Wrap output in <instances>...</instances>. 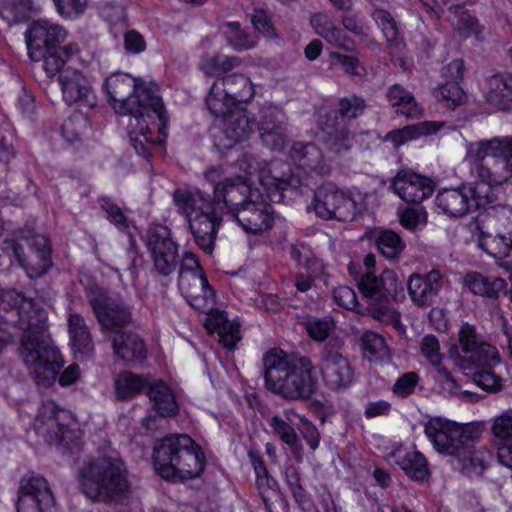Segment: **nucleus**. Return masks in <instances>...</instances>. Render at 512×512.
<instances>
[{
  "label": "nucleus",
  "mask_w": 512,
  "mask_h": 512,
  "mask_svg": "<svg viewBox=\"0 0 512 512\" xmlns=\"http://www.w3.org/2000/svg\"><path fill=\"white\" fill-rule=\"evenodd\" d=\"M47 312L32 298L16 290H8L0 297V351L11 339L5 326L19 327L21 356L37 386L48 388L64 365L59 349L47 333Z\"/></svg>",
  "instance_id": "obj_1"
},
{
  "label": "nucleus",
  "mask_w": 512,
  "mask_h": 512,
  "mask_svg": "<svg viewBox=\"0 0 512 512\" xmlns=\"http://www.w3.org/2000/svg\"><path fill=\"white\" fill-rule=\"evenodd\" d=\"M103 88L114 110L131 116L128 137L136 153L149 158L165 143L169 116L156 83H147L125 73H113Z\"/></svg>",
  "instance_id": "obj_2"
},
{
  "label": "nucleus",
  "mask_w": 512,
  "mask_h": 512,
  "mask_svg": "<svg viewBox=\"0 0 512 512\" xmlns=\"http://www.w3.org/2000/svg\"><path fill=\"white\" fill-rule=\"evenodd\" d=\"M262 361L268 390L286 399L307 398L315 391L316 381L312 376L314 365L308 357L270 349Z\"/></svg>",
  "instance_id": "obj_3"
},
{
  "label": "nucleus",
  "mask_w": 512,
  "mask_h": 512,
  "mask_svg": "<svg viewBox=\"0 0 512 512\" xmlns=\"http://www.w3.org/2000/svg\"><path fill=\"white\" fill-rule=\"evenodd\" d=\"M78 480L81 491L93 501L120 503L131 494L127 468L115 456L104 455L84 461Z\"/></svg>",
  "instance_id": "obj_4"
},
{
  "label": "nucleus",
  "mask_w": 512,
  "mask_h": 512,
  "mask_svg": "<svg viewBox=\"0 0 512 512\" xmlns=\"http://www.w3.org/2000/svg\"><path fill=\"white\" fill-rule=\"evenodd\" d=\"M178 287L192 308L208 315L204 322L206 330L210 334L217 333L220 343L233 349L241 338L239 324L230 321L225 311L214 310L215 291L209 285L205 273L179 274Z\"/></svg>",
  "instance_id": "obj_5"
},
{
  "label": "nucleus",
  "mask_w": 512,
  "mask_h": 512,
  "mask_svg": "<svg viewBox=\"0 0 512 512\" xmlns=\"http://www.w3.org/2000/svg\"><path fill=\"white\" fill-rule=\"evenodd\" d=\"M152 458L157 474L172 482L198 477L205 465L200 447L188 434L165 436L155 444Z\"/></svg>",
  "instance_id": "obj_6"
},
{
  "label": "nucleus",
  "mask_w": 512,
  "mask_h": 512,
  "mask_svg": "<svg viewBox=\"0 0 512 512\" xmlns=\"http://www.w3.org/2000/svg\"><path fill=\"white\" fill-rule=\"evenodd\" d=\"M178 212L184 215L195 244L212 254L223 214L211 203V195L198 188H178L173 193Z\"/></svg>",
  "instance_id": "obj_7"
},
{
  "label": "nucleus",
  "mask_w": 512,
  "mask_h": 512,
  "mask_svg": "<svg viewBox=\"0 0 512 512\" xmlns=\"http://www.w3.org/2000/svg\"><path fill=\"white\" fill-rule=\"evenodd\" d=\"M66 36L67 32L62 26L47 20L33 21L25 32L29 58L43 61L49 77L55 76L78 53V45L75 43L61 46Z\"/></svg>",
  "instance_id": "obj_8"
},
{
  "label": "nucleus",
  "mask_w": 512,
  "mask_h": 512,
  "mask_svg": "<svg viewBox=\"0 0 512 512\" xmlns=\"http://www.w3.org/2000/svg\"><path fill=\"white\" fill-rule=\"evenodd\" d=\"M1 251L17 262L31 279L46 274L53 265L49 238L33 223L14 229L0 245Z\"/></svg>",
  "instance_id": "obj_9"
},
{
  "label": "nucleus",
  "mask_w": 512,
  "mask_h": 512,
  "mask_svg": "<svg viewBox=\"0 0 512 512\" xmlns=\"http://www.w3.org/2000/svg\"><path fill=\"white\" fill-rule=\"evenodd\" d=\"M1 251L17 262L31 279L46 274L53 265L49 238L33 223L14 229L0 245Z\"/></svg>",
  "instance_id": "obj_10"
},
{
  "label": "nucleus",
  "mask_w": 512,
  "mask_h": 512,
  "mask_svg": "<svg viewBox=\"0 0 512 512\" xmlns=\"http://www.w3.org/2000/svg\"><path fill=\"white\" fill-rule=\"evenodd\" d=\"M362 295L371 300V313L374 319L391 324L396 330L403 327L401 314L391 307V300L401 302L405 299L404 283L393 270H384L380 277L373 271H366L358 281Z\"/></svg>",
  "instance_id": "obj_11"
},
{
  "label": "nucleus",
  "mask_w": 512,
  "mask_h": 512,
  "mask_svg": "<svg viewBox=\"0 0 512 512\" xmlns=\"http://www.w3.org/2000/svg\"><path fill=\"white\" fill-rule=\"evenodd\" d=\"M482 429L480 421L462 424L449 418H429L425 424V434L434 448L441 454L455 457L467 453Z\"/></svg>",
  "instance_id": "obj_12"
},
{
  "label": "nucleus",
  "mask_w": 512,
  "mask_h": 512,
  "mask_svg": "<svg viewBox=\"0 0 512 512\" xmlns=\"http://www.w3.org/2000/svg\"><path fill=\"white\" fill-rule=\"evenodd\" d=\"M447 355L461 370H471L475 364L496 366L501 361L496 347L486 342L476 327L469 323L461 325L457 342L449 346Z\"/></svg>",
  "instance_id": "obj_13"
},
{
  "label": "nucleus",
  "mask_w": 512,
  "mask_h": 512,
  "mask_svg": "<svg viewBox=\"0 0 512 512\" xmlns=\"http://www.w3.org/2000/svg\"><path fill=\"white\" fill-rule=\"evenodd\" d=\"M365 108L363 98L356 95L344 97L339 100L338 109L326 114L319 122L322 141L330 151L341 154L351 149L352 137L345 121L362 115Z\"/></svg>",
  "instance_id": "obj_14"
},
{
  "label": "nucleus",
  "mask_w": 512,
  "mask_h": 512,
  "mask_svg": "<svg viewBox=\"0 0 512 512\" xmlns=\"http://www.w3.org/2000/svg\"><path fill=\"white\" fill-rule=\"evenodd\" d=\"M86 296L102 331L107 336L117 330H123L132 323L131 308L123 300L111 297L103 288L91 286Z\"/></svg>",
  "instance_id": "obj_15"
},
{
  "label": "nucleus",
  "mask_w": 512,
  "mask_h": 512,
  "mask_svg": "<svg viewBox=\"0 0 512 512\" xmlns=\"http://www.w3.org/2000/svg\"><path fill=\"white\" fill-rule=\"evenodd\" d=\"M343 347L344 341L333 336L318 351L323 381L327 387L337 391L348 388L354 381L353 368L342 354Z\"/></svg>",
  "instance_id": "obj_16"
},
{
  "label": "nucleus",
  "mask_w": 512,
  "mask_h": 512,
  "mask_svg": "<svg viewBox=\"0 0 512 512\" xmlns=\"http://www.w3.org/2000/svg\"><path fill=\"white\" fill-rule=\"evenodd\" d=\"M145 246L150 253L155 271L169 276L179 265L178 244L173 240L171 230L164 225L148 227L144 236Z\"/></svg>",
  "instance_id": "obj_17"
},
{
  "label": "nucleus",
  "mask_w": 512,
  "mask_h": 512,
  "mask_svg": "<svg viewBox=\"0 0 512 512\" xmlns=\"http://www.w3.org/2000/svg\"><path fill=\"white\" fill-rule=\"evenodd\" d=\"M312 204L317 216L324 220L352 221L361 210L351 195L332 185L319 187Z\"/></svg>",
  "instance_id": "obj_18"
},
{
  "label": "nucleus",
  "mask_w": 512,
  "mask_h": 512,
  "mask_svg": "<svg viewBox=\"0 0 512 512\" xmlns=\"http://www.w3.org/2000/svg\"><path fill=\"white\" fill-rule=\"evenodd\" d=\"M494 216L498 222L495 235L484 231L477 220L473 236L477 237L478 246L486 253L494 256L507 254L512 250V208L502 205Z\"/></svg>",
  "instance_id": "obj_19"
},
{
  "label": "nucleus",
  "mask_w": 512,
  "mask_h": 512,
  "mask_svg": "<svg viewBox=\"0 0 512 512\" xmlns=\"http://www.w3.org/2000/svg\"><path fill=\"white\" fill-rule=\"evenodd\" d=\"M63 100L69 106L93 108L97 105V96L90 82L78 69L67 67L57 72Z\"/></svg>",
  "instance_id": "obj_20"
},
{
  "label": "nucleus",
  "mask_w": 512,
  "mask_h": 512,
  "mask_svg": "<svg viewBox=\"0 0 512 512\" xmlns=\"http://www.w3.org/2000/svg\"><path fill=\"white\" fill-rule=\"evenodd\" d=\"M259 182L271 202L284 203L287 192L294 193L300 186V179L290 173L288 165L272 161L268 169H263Z\"/></svg>",
  "instance_id": "obj_21"
},
{
  "label": "nucleus",
  "mask_w": 512,
  "mask_h": 512,
  "mask_svg": "<svg viewBox=\"0 0 512 512\" xmlns=\"http://www.w3.org/2000/svg\"><path fill=\"white\" fill-rule=\"evenodd\" d=\"M260 139L271 151H282L288 142L287 117L282 108L265 105L258 124Z\"/></svg>",
  "instance_id": "obj_22"
},
{
  "label": "nucleus",
  "mask_w": 512,
  "mask_h": 512,
  "mask_svg": "<svg viewBox=\"0 0 512 512\" xmlns=\"http://www.w3.org/2000/svg\"><path fill=\"white\" fill-rule=\"evenodd\" d=\"M35 430L55 446L77 445L82 430L77 418H36Z\"/></svg>",
  "instance_id": "obj_23"
},
{
  "label": "nucleus",
  "mask_w": 512,
  "mask_h": 512,
  "mask_svg": "<svg viewBox=\"0 0 512 512\" xmlns=\"http://www.w3.org/2000/svg\"><path fill=\"white\" fill-rule=\"evenodd\" d=\"M443 275L433 269L427 273H413L407 281V290L412 302L421 308H427L437 302L443 288Z\"/></svg>",
  "instance_id": "obj_24"
},
{
  "label": "nucleus",
  "mask_w": 512,
  "mask_h": 512,
  "mask_svg": "<svg viewBox=\"0 0 512 512\" xmlns=\"http://www.w3.org/2000/svg\"><path fill=\"white\" fill-rule=\"evenodd\" d=\"M249 194L250 187L241 177L226 178L214 186L211 203L217 206L222 214L227 211L231 217H234L236 210L250 201Z\"/></svg>",
  "instance_id": "obj_25"
},
{
  "label": "nucleus",
  "mask_w": 512,
  "mask_h": 512,
  "mask_svg": "<svg viewBox=\"0 0 512 512\" xmlns=\"http://www.w3.org/2000/svg\"><path fill=\"white\" fill-rule=\"evenodd\" d=\"M393 191L405 202L419 204L432 195L434 187L431 181L409 170H401L391 183Z\"/></svg>",
  "instance_id": "obj_26"
},
{
  "label": "nucleus",
  "mask_w": 512,
  "mask_h": 512,
  "mask_svg": "<svg viewBox=\"0 0 512 512\" xmlns=\"http://www.w3.org/2000/svg\"><path fill=\"white\" fill-rule=\"evenodd\" d=\"M232 218L236 220L245 232L261 234L272 228L274 211L271 205L264 201L250 200L246 205L236 210Z\"/></svg>",
  "instance_id": "obj_27"
},
{
  "label": "nucleus",
  "mask_w": 512,
  "mask_h": 512,
  "mask_svg": "<svg viewBox=\"0 0 512 512\" xmlns=\"http://www.w3.org/2000/svg\"><path fill=\"white\" fill-rule=\"evenodd\" d=\"M255 120L250 117L244 105L235 107L223 118L222 132L228 141L223 149H230L235 144L245 141L254 131Z\"/></svg>",
  "instance_id": "obj_28"
},
{
  "label": "nucleus",
  "mask_w": 512,
  "mask_h": 512,
  "mask_svg": "<svg viewBox=\"0 0 512 512\" xmlns=\"http://www.w3.org/2000/svg\"><path fill=\"white\" fill-rule=\"evenodd\" d=\"M114 355L125 362L141 363L147 357V348L143 339L133 331L117 330L108 335Z\"/></svg>",
  "instance_id": "obj_29"
},
{
  "label": "nucleus",
  "mask_w": 512,
  "mask_h": 512,
  "mask_svg": "<svg viewBox=\"0 0 512 512\" xmlns=\"http://www.w3.org/2000/svg\"><path fill=\"white\" fill-rule=\"evenodd\" d=\"M388 460L398 465L413 481L423 482L430 477L427 460L418 451L400 445L388 454Z\"/></svg>",
  "instance_id": "obj_30"
},
{
  "label": "nucleus",
  "mask_w": 512,
  "mask_h": 512,
  "mask_svg": "<svg viewBox=\"0 0 512 512\" xmlns=\"http://www.w3.org/2000/svg\"><path fill=\"white\" fill-rule=\"evenodd\" d=\"M68 330L75 358L80 361L91 358L95 352V345L90 330L81 314H70Z\"/></svg>",
  "instance_id": "obj_31"
},
{
  "label": "nucleus",
  "mask_w": 512,
  "mask_h": 512,
  "mask_svg": "<svg viewBox=\"0 0 512 512\" xmlns=\"http://www.w3.org/2000/svg\"><path fill=\"white\" fill-rule=\"evenodd\" d=\"M463 184L472 211L483 208L492 209L496 212L498 210L497 207L500 208L502 206L498 203L499 198L497 194L501 184L480 179Z\"/></svg>",
  "instance_id": "obj_32"
},
{
  "label": "nucleus",
  "mask_w": 512,
  "mask_h": 512,
  "mask_svg": "<svg viewBox=\"0 0 512 512\" xmlns=\"http://www.w3.org/2000/svg\"><path fill=\"white\" fill-rule=\"evenodd\" d=\"M464 184L456 188H443L438 191L435 204L443 214L451 218H460L471 212Z\"/></svg>",
  "instance_id": "obj_33"
},
{
  "label": "nucleus",
  "mask_w": 512,
  "mask_h": 512,
  "mask_svg": "<svg viewBox=\"0 0 512 512\" xmlns=\"http://www.w3.org/2000/svg\"><path fill=\"white\" fill-rule=\"evenodd\" d=\"M289 154L292 161L308 173L326 172L323 153L315 143L296 142L292 145Z\"/></svg>",
  "instance_id": "obj_34"
},
{
  "label": "nucleus",
  "mask_w": 512,
  "mask_h": 512,
  "mask_svg": "<svg viewBox=\"0 0 512 512\" xmlns=\"http://www.w3.org/2000/svg\"><path fill=\"white\" fill-rule=\"evenodd\" d=\"M491 157L508 160L512 157V136L493 137L471 142L467 145L466 157Z\"/></svg>",
  "instance_id": "obj_35"
},
{
  "label": "nucleus",
  "mask_w": 512,
  "mask_h": 512,
  "mask_svg": "<svg viewBox=\"0 0 512 512\" xmlns=\"http://www.w3.org/2000/svg\"><path fill=\"white\" fill-rule=\"evenodd\" d=\"M471 162V169L477 178L484 181L504 184L509 180L508 160H497L489 157H466Z\"/></svg>",
  "instance_id": "obj_36"
},
{
  "label": "nucleus",
  "mask_w": 512,
  "mask_h": 512,
  "mask_svg": "<svg viewBox=\"0 0 512 512\" xmlns=\"http://www.w3.org/2000/svg\"><path fill=\"white\" fill-rule=\"evenodd\" d=\"M486 100L501 110L512 106V75L495 74L486 80Z\"/></svg>",
  "instance_id": "obj_37"
},
{
  "label": "nucleus",
  "mask_w": 512,
  "mask_h": 512,
  "mask_svg": "<svg viewBox=\"0 0 512 512\" xmlns=\"http://www.w3.org/2000/svg\"><path fill=\"white\" fill-rule=\"evenodd\" d=\"M464 282L473 294L491 300H497L507 293V283L499 277H487L478 272H471L465 276Z\"/></svg>",
  "instance_id": "obj_38"
},
{
  "label": "nucleus",
  "mask_w": 512,
  "mask_h": 512,
  "mask_svg": "<svg viewBox=\"0 0 512 512\" xmlns=\"http://www.w3.org/2000/svg\"><path fill=\"white\" fill-rule=\"evenodd\" d=\"M147 396L158 416H177L179 406L171 388L163 381L151 384Z\"/></svg>",
  "instance_id": "obj_39"
},
{
  "label": "nucleus",
  "mask_w": 512,
  "mask_h": 512,
  "mask_svg": "<svg viewBox=\"0 0 512 512\" xmlns=\"http://www.w3.org/2000/svg\"><path fill=\"white\" fill-rule=\"evenodd\" d=\"M218 80L222 86V92L226 97L232 99V104L243 105L254 96L253 84L243 74L233 73Z\"/></svg>",
  "instance_id": "obj_40"
},
{
  "label": "nucleus",
  "mask_w": 512,
  "mask_h": 512,
  "mask_svg": "<svg viewBox=\"0 0 512 512\" xmlns=\"http://www.w3.org/2000/svg\"><path fill=\"white\" fill-rule=\"evenodd\" d=\"M371 17L381 29L390 50L392 52H399L405 43L392 14L385 9L376 8L372 11Z\"/></svg>",
  "instance_id": "obj_41"
},
{
  "label": "nucleus",
  "mask_w": 512,
  "mask_h": 512,
  "mask_svg": "<svg viewBox=\"0 0 512 512\" xmlns=\"http://www.w3.org/2000/svg\"><path fill=\"white\" fill-rule=\"evenodd\" d=\"M442 125V123L434 121L419 122L401 129L393 130L386 135L385 139L391 141L393 145L398 148L409 140L436 133Z\"/></svg>",
  "instance_id": "obj_42"
},
{
  "label": "nucleus",
  "mask_w": 512,
  "mask_h": 512,
  "mask_svg": "<svg viewBox=\"0 0 512 512\" xmlns=\"http://www.w3.org/2000/svg\"><path fill=\"white\" fill-rule=\"evenodd\" d=\"M42 499L44 504L47 501L55 499L47 480L34 473H27L20 479L18 498H38Z\"/></svg>",
  "instance_id": "obj_43"
},
{
  "label": "nucleus",
  "mask_w": 512,
  "mask_h": 512,
  "mask_svg": "<svg viewBox=\"0 0 512 512\" xmlns=\"http://www.w3.org/2000/svg\"><path fill=\"white\" fill-rule=\"evenodd\" d=\"M386 98L397 114L415 117L420 114L414 96L399 84H393L386 92Z\"/></svg>",
  "instance_id": "obj_44"
},
{
  "label": "nucleus",
  "mask_w": 512,
  "mask_h": 512,
  "mask_svg": "<svg viewBox=\"0 0 512 512\" xmlns=\"http://www.w3.org/2000/svg\"><path fill=\"white\" fill-rule=\"evenodd\" d=\"M360 346L364 358L372 361H382L390 357L385 339L373 331H366L360 338Z\"/></svg>",
  "instance_id": "obj_45"
},
{
  "label": "nucleus",
  "mask_w": 512,
  "mask_h": 512,
  "mask_svg": "<svg viewBox=\"0 0 512 512\" xmlns=\"http://www.w3.org/2000/svg\"><path fill=\"white\" fill-rule=\"evenodd\" d=\"M32 0H5L0 6V19L11 26L29 19Z\"/></svg>",
  "instance_id": "obj_46"
},
{
  "label": "nucleus",
  "mask_w": 512,
  "mask_h": 512,
  "mask_svg": "<svg viewBox=\"0 0 512 512\" xmlns=\"http://www.w3.org/2000/svg\"><path fill=\"white\" fill-rule=\"evenodd\" d=\"M310 25L315 33L333 45H340L342 41L341 30L335 25L332 19L322 12L310 16Z\"/></svg>",
  "instance_id": "obj_47"
},
{
  "label": "nucleus",
  "mask_w": 512,
  "mask_h": 512,
  "mask_svg": "<svg viewBox=\"0 0 512 512\" xmlns=\"http://www.w3.org/2000/svg\"><path fill=\"white\" fill-rule=\"evenodd\" d=\"M206 105L213 116L223 118L238 106L237 104H232V99L226 97L222 92L219 80H216L211 86L206 97Z\"/></svg>",
  "instance_id": "obj_48"
},
{
  "label": "nucleus",
  "mask_w": 512,
  "mask_h": 512,
  "mask_svg": "<svg viewBox=\"0 0 512 512\" xmlns=\"http://www.w3.org/2000/svg\"><path fill=\"white\" fill-rule=\"evenodd\" d=\"M223 27L227 44L235 51H244L252 49L256 45V40L247 31L241 29L239 22H226Z\"/></svg>",
  "instance_id": "obj_49"
},
{
  "label": "nucleus",
  "mask_w": 512,
  "mask_h": 512,
  "mask_svg": "<svg viewBox=\"0 0 512 512\" xmlns=\"http://www.w3.org/2000/svg\"><path fill=\"white\" fill-rule=\"evenodd\" d=\"M495 366H481L475 364L471 370H463L472 377L473 382L486 392H496L501 389V378L493 372Z\"/></svg>",
  "instance_id": "obj_50"
},
{
  "label": "nucleus",
  "mask_w": 512,
  "mask_h": 512,
  "mask_svg": "<svg viewBox=\"0 0 512 512\" xmlns=\"http://www.w3.org/2000/svg\"><path fill=\"white\" fill-rule=\"evenodd\" d=\"M379 252L387 259L393 260L398 258L405 248V242L394 231L383 230L376 239Z\"/></svg>",
  "instance_id": "obj_51"
},
{
  "label": "nucleus",
  "mask_w": 512,
  "mask_h": 512,
  "mask_svg": "<svg viewBox=\"0 0 512 512\" xmlns=\"http://www.w3.org/2000/svg\"><path fill=\"white\" fill-rule=\"evenodd\" d=\"M147 380L133 373H124L116 381V392L121 399L130 398L149 387Z\"/></svg>",
  "instance_id": "obj_52"
},
{
  "label": "nucleus",
  "mask_w": 512,
  "mask_h": 512,
  "mask_svg": "<svg viewBox=\"0 0 512 512\" xmlns=\"http://www.w3.org/2000/svg\"><path fill=\"white\" fill-rule=\"evenodd\" d=\"M303 326L311 339L326 343L335 323L330 317L310 318L303 322Z\"/></svg>",
  "instance_id": "obj_53"
},
{
  "label": "nucleus",
  "mask_w": 512,
  "mask_h": 512,
  "mask_svg": "<svg viewBox=\"0 0 512 512\" xmlns=\"http://www.w3.org/2000/svg\"><path fill=\"white\" fill-rule=\"evenodd\" d=\"M240 64L241 59L237 56L215 55L203 65V70L207 75L219 78Z\"/></svg>",
  "instance_id": "obj_54"
},
{
  "label": "nucleus",
  "mask_w": 512,
  "mask_h": 512,
  "mask_svg": "<svg viewBox=\"0 0 512 512\" xmlns=\"http://www.w3.org/2000/svg\"><path fill=\"white\" fill-rule=\"evenodd\" d=\"M436 98L443 101L449 108H455L465 102L466 94L459 83L447 81L436 91Z\"/></svg>",
  "instance_id": "obj_55"
},
{
  "label": "nucleus",
  "mask_w": 512,
  "mask_h": 512,
  "mask_svg": "<svg viewBox=\"0 0 512 512\" xmlns=\"http://www.w3.org/2000/svg\"><path fill=\"white\" fill-rule=\"evenodd\" d=\"M88 127V120L82 114H73L62 124V135L69 142L77 141Z\"/></svg>",
  "instance_id": "obj_56"
},
{
  "label": "nucleus",
  "mask_w": 512,
  "mask_h": 512,
  "mask_svg": "<svg viewBox=\"0 0 512 512\" xmlns=\"http://www.w3.org/2000/svg\"><path fill=\"white\" fill-rule=\"evenodd\" d=\"M98 203L100 207L106 212L108 220L113 223L119 230L125 231L129 228V219L123 214L121 208L109 197H100Z\"/></svg>",
  "instance_id": "obj_57"
},
{
  "label": "nucleus",
  "mask_w": 512,
  "mask_h": 512,
  "mask_svg": "<svg viewBox=\"0 0 512 512\" xmlns=\"http://www.w3.org/2000/svg\"><path fill=\"white\" fill-rule=\"evenodd\" d=\"M462 462V472L468 476H480L485 469L483 454L468 448L467 453L457 457Z\"/></svg>",
  "instance_id": "obj_58"
},
{
  "label": "nucleus",
  "mask_w": 512,
  "mask_h": 512,
  "mask_svg": "<svg viewBox=\"0 0 512 512\" xmlns=\"http://www.w3.org/2000/svg\"><path fill=\"white\" fill-rule=\"evenodd\" d=\"M270 425L280 439L296 454L300 447L295 430L282 418H271Z\"/></svg>",
  "instance_id": "obj_59"
},
{
  "label": "nucleus",
  "mask_w": 512,
  "mask_h": 512,
  "mask_svg": "<svg viewBox=\"0 0 512 512\" xmlns=\"http://www.w3.org/2000/svg\"><path fill=\"white\" fill-rule=\"evenodd\" d=\"M421 352L423 356L434 366L441 367L442 354L440 353V343L433 334L425 335L421 341Z\"/></svg>",
  "instance_id": "obj_60"
},
{
  "label": "nucleus",
  "mask_w": 512,
  "mask_h": 512,
  "mask_svg": "<svg viewBox=\"0 0 512 512\" xmlns=\"http://www.w3.org/2000/svg\"><path fill=\"white\" fill-rule=\"evenodd\" d=\"M419 380L418 373L413 371L405 372L395 381L392 392L401 398L408 397L414 392Z\"/></svg>",
  "instance_id": "obj_61"
},
{
  "label": "nucleus",
  "mask_w": 512,
  "mask_h": 512,
  "mask_svg": "<svg viewBox=\"0 0 512 512\" xmlns=\"http://www.w3.org/2000/svg\"><path fill=\"white\" fill-rule=\"evenodd\" d=\"M454 30L464 39L473 35L477 36L480 33L478 20L467 12H463L458 16Z\"/></svg>",
  "instance_id": "obj_62"
},
{
  "label": "nucleus",
  "mask_w": 512,
  "mask_h": 512,
  "mask_svg": "<svg viewBox=\"0 0 512 512\" xmlns=\"http://www.w3.org/2000/svg\"><path fill=\"white\" fill-rule=\"evenodd\" d=\"M16 508L17 512H54L55 499H50L46 505L40 497L18 498Z\"/></svg>",
  "instance_id": "obj_63"
},
{
  "label": "nucleus",
  "mask_w": 512,
  "mask_h": 512,
  "mask_svg": "<svg viewBox=\"0 0 512 512\" xmlns=\"http://www.w3.org/2000/svg\"><path fill=\"white\" fill-rule=\"evenodd\" d=\"M492 434L498 447L512 442V418H495L491 427Z\"/></svg>",
  "instance_id": "obj_64"
}]
</instances>
